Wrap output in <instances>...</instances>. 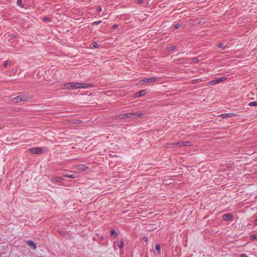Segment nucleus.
<instances>
[{"instance_id":"obj_35","label":"nucleus","mask_w":257,"mask_h":257,"mask_svg":"<svg viewBox=\"0 0 257 257\" xmlns=\"http://www.w3.org/2000/svg\"><path fill=\"white\" fill-rule=\"evenodd\" d=\"M192 83H196V80H193L192 81Z\"/></svg>"},{"instance_id":"obj_25","label":"nucleus","mask_w":257,"mask_h":257,"mask_svg":"<svg viewBox=\"0 0 257 257\" xmlns=\"http://www.w3.org/2000/svg\"><path fill=\"white\" fill-rule=\"evenodd\" d=\"M256 236H255V235H251V236H250V239H252V240H253V239H255V238H256Z\"/></svg>"},{"instance_id":"obj_9","label":"nucleus","mask_w":257,"mask_h":257,"mask_svg":"<svg viewBox=\"0 0 257 257\" xmlns=\"http://www.w3.org/2000/svg\"><path fill=\"white\" fill-rule=\"evenodd\" d=\"M88 169V167L83 164L79 165L77 166V170L79 171H86Z\"/></svg>"},{"instance_id":"obj_4","label":"nucleus","mask_w":257,"mask_h":257,"mask_svg":"<svg viewBox=\"0 0 257 257\" xmlns=\"http://www.w3.org/2000/svg\"><path fill=\"white\" fill-rule=\"evenodd\" d=\"M28 152L37 154H41L45 152V149L42 148H34L28 150Z\"/></svg>"},{"instance_id":"obj_10","label":"nucleus","mask_w":257,"mask_h":257,"mask_svg":"<svg viewBox=\"0 0 257 257\" xmlns=\"http://www.w3.org/2000/svg\"><path fill=\"white\" fill-rule=\"evenodd\" d=\"M115 244H117V245L120 248V252H122L123 251L124 242L122 240H121L119 243L117 241V242H115Z\"/></svg>"},{"instance_id":"obj_19","label":"nucleus","mask_w":257,"mask_h":257,"mask_svg":"<svg viewBox=\"0 0 257 257\" xmlns=\"http://www.w3.org/2000/svg\"><path fill=\"white\" fill-rule=\"evenodd\" d=\"M92 45L93 47V48H97L99 47L98 44L96 42H93L92 43Z\"/></svg>"},{"instance_id":"obj_29","label":"nucleus","mask_w":257,"mask_h":257,"mask_svg":"<svg viewBox=\"0 0 257 257\" xmlns=\"http://www.w3.org/2000/svg\"><path fill=\"white\" fill-rule=\"evenodd\" d=\"M143 2V0H138L137 1V3L138 4H141Z\"/></svg>"},{"instance_id":"obj_5","label":"nucleus","mask_w":257,"mask_h":257,"mask_svg":"<svg viewBox=\"0 0 257 257\" xmlns=\"http://www.w3.org/2000/svg\"><path fill=\"white\" fill-rule=\"evenodd\" d=\"M227 79L226 77H221V78H219L218 79H217L216 80H212V81H210L208 83L210 84V85H214L215 84H216V83H218L220 82H222V81H225Z\"/></svg>"},{"instance_id":"obj_28","label":"nucleus","mask_w":257,"mask_h":257,"mask_svg":"<svg viewBox=\"0 0 257 257\" xmlns=\"http://www.w3.org/2000/svg\"><path fill=\"white\" fill-rule=\"evenodd\" d=\"M143 240H144L145 241H148V237H143Z\"/></svg>"},{"instance_id":"obj_1","label":"nucleus","mask_w":257,"mask_h":257,"mask_svg":"<svg viewBox=\"0 0 257 257\" xmlns=\"http://www.w3.org/2000/svg\"><path fill=\"white\" fill-rule=\"evenodd\" d=\"M92 87L91 84H85L82 83H69L63 84L61 86V89L62 90H72L78 88H88Z\"/></svg>"},{"instance_id":"obj_8","label":"nucleus","mask_w":257,"mask_h":257,"mask_svg":"<svg viewBox=\"0 0 257 257\" xmlns=\"http://www.w3.org/2000/svg\"><path fill=\"white\" fill-rule=\"evenodd\" d=\"M154 254L156 255H160L161 254V246L159 244H157L155 246V251Z\"/></svg>"},{"instance_id":"obj_3","label":"nucleus","mask_w":257,"mask_h":257,"mask_svg":"<svg viewBox=\"0 0 257 257\" xmlns=\"http://www.w3.org/2000/svg\"><path fill=\"white\" fill-rule=\"evenodd\" d=\"M29 97L26 95H22L13 98L12 100L13 103H17L23 101H25L28 99Z\"/></svg>"},{"instance_id":"obj_32","label":"nucleus","mask_w":257,"mask_h":257,"mask_svg":"<svg viewBox=\"0 0 257 257\" xmlns=\"http://www.w3.org/2000/svg\"><path fill=\"white\" fill-rule=\"evenodd\" d=\"M102 11V8L101 7H99L98 8V12H101Z\"/></svg>"},{"instance_id":"obj_15","label":"nucleus","mask_w":257,"mask_h":257,"mask_svg":"<svg viewBox=\"0 0 257 257\" xmlns=\"http://www.w3.org/2000/svg\"><path fill=\"white\" fill-rule=\"evenodd\" d=\"M63 176L67 178H76L77 177L76 175H75L74 174H65L63 175Z\"/></svg>"},{"instance_id":"obj_22","label":"nucleus","mask_w":257,"mask_h":257,"mask_svg":"<svg viewBox=\"0 0 257 257\" xmlns=\"http://www.w3.org/2000/svg\"><path fill=\"white\" fill-rule=\"evenodd\" d=\"M111 235H113L115 237L116 236V235H117L116 232L115 230H111Z\"/></svg>"},{"instance_id":"obj_27","label":"nucleus","mask_w":257,"mask_h":257,"mask_svg":"<svg viewBox=\"0 0 257 257\" xmlns=\"http://www.w3.org/2000/svg\"><path fill=\"white\" fill-rule=\"evenodd\" d=\"M240 257H247V256L245 254L242 253L240 255Z\"/></svg>"},{"instance_id":"obj_20","label":"nucleus","mask_w":257,"mask_h":257,"mask_svg":"<svg viewBox=\"0 0 257 257\" xmlns=\"http://www.w3.org/2000/svg\"><path fill=\"white\" fill-rule=\"evenodd\" d=\"M17 4L20 7H23L22 0H18Z\"/></svg>"},{"instance_id":"obj_11","label":"nucleus","mask_w":257,"mask_h":257,"mask_svg":"<svg viewBox=\"0 0 257 257\" xmlns=\"http://www.w3.org/2000/svg\"><path fill=\"white\" fill-rule=\"evenodd\" d=\"M232 216L230 214H226L223 215V219L225 221H228L232 219Z\"/></svg>"},{"instance_id":"obj_23","label":"nucleus","mask_w":257,"mask_h":257,"mask_svg":"<svg viewBox=\"0 0 257 257\" xmlns=\"http://www.w3.org/2000/svg\"><path fill=\"white\" fill-rule=\"evenodd\" d=\"M10 63V61H8V60H7V61H6L5 62L4 64V66L5 67H7V66H8Z\"/></svg>"},{"instance_id":"obj_14","label":"nucleus","mask_w":257,"mask_h":257,"mask_svg":"<svg viewBox=\"0 0 257 257\" xmlns=\"http://www.w3.org/2000/svg\"><path fill=\"white\" fill-rule=\"evenodd\" d=\"M177 145L179 147L187 146H190V143L189 142H182L180 143H178L177 144Z\"/></svg>"},{"instance_id":"obj_2","label":"nucleus","mask_w":257,"mask_h":257,"mask_svg":"<svg viewBox=\"0 0 257 257\" xmlns=\"http://www.w3.org/2000/svg\"><path fill=\"white\" fill-rule=\"evenodd\" d=\"M144 113L143 112H135V113H127L123 114L122 115L121 118V119H125L127 118H136V117H142L144 116Z\"/></svg>"},{"instance_id":"obj_12","label":"nucleus","mask_w":257,"mask_h":257,"mask_svg":"<svg viewBox=\"0 0 257 257\" xmlns=\"http://www.w3.org/2000/svg\"><path fill=\"white\" fill-rule=\"evenodd\" d=\"M27 244L29 246H30L33 249H36L37 247L36 244L34 242H33L32 240H28L27 241Z\"/></svg>"},{"instance_id":"obj_31","label":"nucleus","mask_w":257,"mask_h":257,"mask_svg":"<svg viewBox=\"0 0 257 257\" xmlns=\"http://www.w3.org/2000/svg\"><path fill=\"white\" fill-rule=\"evenodd\" d=\"M174 48H175V47L172 46V47H170L169 49H170L171 50H173L174 49Z\"/></svg>"},{"instance_id":"obj_24","label":"nucleus","mask_w":257,"mask_h":257,"mask_svg":"<svg viewBox=\"0 0 257 257\" xmlns=\"http://www.w3.org/2000/svg\"><path fill=\"white\" fill-rule=\"evenodd\" d=\"M181 26V25L179 24H177L175 25L174 27L176 29H178L179 28H180Z\"/></svg>"},{"instance_id":"obj_16","label":"nucleus","mask_w":257,"mask_h":257,"mask_svg":"<svg viewBox=\"0 0 257 257\" xmlns=\"http://www.w3.org/2000/svg\"><path fill=\"white\" fill-rule=\"evenodd\" d=\"M235 116V115L233 113H225V114H222L220 116L224 118V117H229Z\"/></svg>"},{"instance_id":"obj_18","label":"nucleus","mask_w":257,"mask_h":257,"mask_svg":"<svg viewBox=\"0 0 257 257\" xmlns=\"http://www.w3.org/2000/svg\"><path fill=\"white\" fill-rule=\"evenodd\" d=\"M248 105L250 106H257V102H250L249 103Z\"/></svg>"},{"instance_id":"obj_17","label":"nucleus","mask_w":257,"mask_h":257,"mask_svg":"<svg viewBox=\"0 0 257 257\" xmlns=\"http://www.w3.org/2000/svg\"><path fill=\"white\" fill-rule=\"evenodd\" d=\"M145 83H147V78L140 80L138 82V84H139V85H143V84H144Z\"/></svg>"},{"instance_id":"obj_33","label":"nucleus","mask_w":257,"mask_h":257,"mask_svg":"<svg viewBox=\"0 0 257 257\" xmlns=\"http://www.w3.org/2000/svg\"><path fill=\"white\" fill-rule=\"evenodd\" d=\"M219 47L220 48H223V44H220V45H219Z\"/></svg>"},{"instance_id":"obj_26","label":"nucleus","mask_w":257,"mask_h":257,"mask_svg":"<svg viewBox=\"0 0 257 257\" xmlns=\"http://www.w3.org/2000/svg\"><path fill=\"white\" fill-rule=\"evenodd\" d=\"M44 21L49 22L50 21V19L48 17H46L44 18Z\"/></svg>"},{"instance_id":"obj_21","label":"nucleus","mask_w":257,"mask_h":257,"mask_svg":"<svg viewBox=\"0 0 257 257\" xmlns=\"http://www.w3.org/2000/svg\"><path fill=\"white\" fill-rule=\"evenodd\" d=\"M101 22V21H96V22H94L93 23H92V25L93 26H95V25H98L99 24H100V23Z\"/></svg>"},{"instance_id":"obj_6","label":"nucleus","mask_w":257,"mask_h":257,"mask_svg":"<svg viewBox=\"0 0 257 257\" xmlns=\"http://www.w3.org/2000/svg\"><path fill=\"white\" fill-rule=\"evenodd\" d=\"M146 92L145 90H142L141 91H140L139 92H138L137 93L135 94L134 98H137L141 96H144L146 94Z\"/></svg>"},{"instance_id":"obj_34","label":"nucleus","mask_w":257,"mask_h":257,"mask_svg":"<svg viewBox=\"0 0 257 257\" xmlns=\"http://www.w3.org/2000/svg\"><path fill=\"white\" fill-rule=\"evenodd\" d=\"M254 224L255 225H257V218L255 219V221H254Z\"/></svg>"},{"instance_id":"obj_13","label":"nucleus","mask_w":257,"mask_h":257,"mask_svg":"<svg viewBox=\"0 0 257 257\" xmlns=\"http://www.w3.org/2000/svg\"><path fill=\"white\" fill-rule=\"evenodd\" d=\"M159 79L157 77H151V78H147V83H152V82H155L157 81H158Z\"/></svg>"},{"instance_id":"obj_30","label":"nucleus","mask_w":257,"mask_h":257,"mask_svg":"<svg viewBox=\"0 0 257 257\" xmlns=\"http://www.w3.org/2000/svg\"><path fill=\"white\" fill-rule=\"evenodd\" d=\"M117 27H118V26L117 25H114L112 26V28L114 29L117 28Z\"/></svg>"},{"instance_id":"obj_7","label":"nucleus","mask_w":257,"mask_h":257,"mask_svg":"<svg viewBox=\"0 0 257 257\" xmlns=\"http://www.w3.org/2000/svg\"><path fill=\"white\" fill-rule=\"evenodd\" d=\"M63 180V178L60 177H53L51 178V181L53 183H60Z\"/></svg>"},{"instance_id":"obj_36","label":"nucleus","mask_w":257,"mask_h":257,"mask_svg":"<svg viewBox=\"0 0 257 257\" xmlns=\"http://www.w3.org/2000/svg\"><path fill=\"white\" fill-rule=\"evenodd\" d=\"M198 61H197V59H195V62H197Z\"/></svg>"}]
</instances>
